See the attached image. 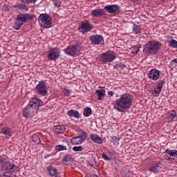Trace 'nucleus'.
I'll return each instance as SVG.
<instances>
[{
    "label": "nucleus",
    "instance_id": "25",
    "mask_svg": "<svg viewBox=\"0 0 177 177\" xmlns=\"http://www.w3.org/2000/svg\"><path fill=\"white\" fill-rule=\"evenodd\" d=\"M140 48H142V44H138L132 47L131 53H133V56H136V55H138Z\"/></svg>",
    "mask_w": 177,
    "mask_h": 177
},
{
    "label": "nucleus",
    "instance_id": "10",
    "mask_svg": "<svg viewBox=\"0 0 177 177\" xmlns=\"http://www.w3.org/2000/svg\"><path fill=\"white\" fill-rule=\"evenodd\" d=\"M64 52L68 56H78L80 55V46L78 44L70 46L65 49Z\"/></svg>",
    "mask_w": 177,
    "mask_h": 177
},
{
    "label": "nucleus",
    "instance_id": "5",
    "mask_svg": "<svg viewBox=\"0 0 177 177\" xmlns=\"http://www.w3.org/2000/svg\"><path fill=\"white\" fill-rule=\"evenodd\" d=\"M0 167L2 171H6V172H15L18 168L15 164L8 160L6 156H0Z\"/></svg>",
    "mask_w": 177,
    "mask_h": 177
},
{
    "label": "nucleus",
    "instance_id": "24",
    "mask_svg": "<svg viewBox=\"0 0 177 177\" xmlns=\"http://www.w3.org/2000/svg\"><path fill=\"white\" fill-rule=\"evenodd\" d=\"M47 171L49 174V175H51L53 176H55V175H56V174H57V169H56L55 168H54L52 166H48L47 167Z\"/></svg>",
    "mask_w": 177,
    "mask_h": 177
},
{
    "label": "nucleus",
    "instance_id": "21",
    "mask_svg": "<svg viewBox=\"0 0 177 177\" xmlns=\"http://www.w3.org/2000/svg\"><path fill=\"white\" fill-rule=\"evenodd\" d=\"M68 117H73V118H80V112L78 111L71 109L67 112Z\"/></svg>",
    "mask_w": 177,
    "mask_h": 177
},
{
    "label": "nucleus",
    "instance_id": "52",
    "mask_svg": "<svg viewBox=\"0 0 177 177\" xmlns=\"http://www.w3.org/2000/svg\"><path fill=\"white\" fill-rule=\"evenodd\" d=\"M54 177H62V176L59 174H55V176Z\"/></svg>",
    "mask_w": 177,
    "mask_h": 177
},
{
    "label": "nucleus",
    "instance_id": "40",
    "mask_svg": "<svg viewBox=\"0 0 177 177\" xmlns=\"http://www.w3.org/2000/svg\"><path fill=\"white\" fill-rule=\"evenodd\" d=\"M22 3H34L37 0H21Z\"/></svg>",
    "mask_w": 177,
    "mask_h": 177
},
{
    "label": "nucleus",
    "instance_id": "42",
    "mask_svg": "<svg viewBox=\"0 0 177 177\" xmlns=\"http://www.w3.org/2000/svg\"><path fill=\"white\" fill-rule=\"evenodd\" d=\"M166 160H167V161H169L170 160H173V161H175V160H176V158H174V156H171V155H166Z\"/></svg>",
    "mask_w": 177,
    "mask_h": 177
},
{
    "label": "nucleus",
    "instance_id": "47",
    "mask_svg": "<svg viewBox=\"0 0 177 177\" xmlns=\"http://www.w3.org/2000/svg\"><path fill=\"white\" fill-rule=\"evenodd\" d=\"M172 63H176L177 64V58L172 59L170 62V64H172Z\"/></svg>",
    "mask_w": 177,
    "mask_h": 177
},
{
    "label": "nucleus",
    "instance_id": "31",
    "mask_svg": "<svg viewBox=\"0 0 177 177\" xmlns=\"http://www.w3.org/2000/svg\"><path fill=\"white\" fill-rule=\"evenodd\" d=\"M141 28H140V26L136 25V24H134L133 26V31L134 33L136 34H140V31H141Z\"/></svg>",
    "mask_w": 177,
    "mask_h": 177
},
{
    "label": "nucleus",
    "instance_id": "38",
    "mask_svg": "<svg viewBox=\"0 0 177 177\" xmlns=\"http://www.w3.org/2000/svg\"><path fill=\"white\" fill-rule=\"evenodd\" d=\"M63 92L65 96H70V89L65 87L63 89Z\"/></svg>",
    "mask_w": 177,
    "mask_h": 177
},
{
    "label": "nucleus",
    "instance_id": "7",
    "mask_svg": "<svg viewBox=\"0 0 177 177\" xmlns=\"http://www.w3.org/2000/svg\"><path fill=\"white\" fill-rule=\"evenodd\" d=\"M39 24L44 28L52 27V18L48 14H41L38 17Z\"/></svg>",
    "mask_w": 177,
    "mask_h": 177
},
{
    "label": "nucleus",
    "instance_id": "46",
    "mask_svg": "<svg viewBox=\"0 0 177 177\" xmlns=\"http://www.w3.org/2000/svg\"><path fill=\"white\" fill-rule=\"evenodd\" d=\"M108 95H109V97L114 96V91H109Z\"/></svg>",
    "mask_w": 177,
    "mask_h": 177
},
{
    "label": "nucleus",
    "instance_id": "12",
    "mask_svg": "<svg viewBox=\"0 0 177 177\" xmlns=\"http://www.w3.org/2000/svg\"><path fill=\"white\" fill-rule=\"evenodd\" d=\"M89 41L92 45H103L104 39L100 35H93L89 37Z\"/></svg>",
    "mask_w": 177,
    "mask_h": 177
},
{
    "label": "nucleus",
    "instance_id": "26",
    "mask_svg": "<svg viewBox=\"0 0 177 177\" xmlns=\"http://www.w3.org/2000/svg\"><path fill=\"white\" fill-rule=\"evenodd\" d=\"M83 115L84 117H90L92 115V109L89 107H86L84 109Z\"/></svg>",
    "mask_w": 177,
    "mask_h": 177
},
{
    "label": "nucleus",
    "instance_id": "53",
    "mask_svg": "<svg viewBox=\"0 0 177 177\" xmlns=\"http://www.w3.org/2000/svg\"><path fill=\"white\" fill-rule=\"evenodd\" d=\"M1 48H2V46L0 44V57L1 56Z\"/></svg>",
    "mask_w": 177,
    "mask_h": 177
},
{
    "label": "nucleus",
    "instance_id": "51",
    "mask_svg": "<svg viewBox=\"0 0 177 177\" xmlns=\"http://www.w3.org/2000/svg\"><path fill=\"white\" fill-rule=\"evenodd\" d=\"M130 1H131V2H139V1L140 0H130Z\"/></svg>",
    "mask_w": 177,
    "mask_h": 177
},
{
    "label": "nucleus",
    "instance_id": "34",
    "mask_svg": "<svg viewBox=\"0 0 177 177\" xmlns=\"http://www.w3.org/2000/svg\"><path fill=\"white\" fill-rule=\"evenodd\" d=\"M73 151H82L84 147L82 146H75L72 148Z\"/></svg>",
    "mask_w": 177,
    "mask_h": 177
},
{
    "label": "nucleus",
    "instance_id": "44",
    "mask_svg": "<svg viewBox=\"0 0 177 177\" xmlns=\"http://www.w3.org/2000/svg\"><path fill=\"white\" fill-rule=\"evenodd\" d=\"M54 2V5L55 6H56L57 8H60V2L59 1V0H53Z\"/></svg>",
    "mask_w": 177,
    "mask_h": 177
},
{
    "label": "nucleus",
    "instance_id": "4",
    "mask_svg": "<svg viewBox=\"0 0 177 177\" xmlns=\"http://www.w3.org/2000/svg\"><path fill=\"white\" fill-rule=\"evenodd\" d=\"M34 19V16L31 14L28 13H21L17 16V18L15 19V21L12 26L13 28L15 30H20L21 28V26L26 21L28 20H32Z\"/></svg>",
    "mask_w": 177,
    "mask_h": 177
},
{
    "label": "nucleus",
    "instance_id": "29",
    "mask_svg": "<svg viewBox=\"0 0 177 177\" xmlns=\"http://www.w3.org/2000/svg\"><path fill=\"white\" fill-rule=\"evenodd\" d=\"M175 118H176V112L175 111H171L168 117L169 122H172Z\"/></svg>",
    "mask_w": 177,
    "mask_h": 177
},
{
    "label": "nucleus",
    "instance_id": "48",
    "mask_svg": "<svg viewBox=\"0 0 177 177\" xmlns=\"http://www.w3.org/2000/svg\"><path fill=\"white\" fill-rule=\"evenodd\" d=\"M113 68H115V70L118 69V64L113 65Z\"/></svg>",
    "mask_w": 177,
    "mask_h": 177
},
{
    "label": "nucleus",
    "instance_id": "41",
    "mask_svg": "<svg viewBox=\"0 0 177 177\" xmlns=\"http://www.w3.org/2000/svg\"><path fill=\"white\" fill-rule=\"evenodd\" d=\"M12 9L13 10H17V12H20V3L13 6Z\"/></svg>",
    "mask_w": 177,
    "mask_h": 177
},
{
    "label": "nucleus",
    "instance_id": "6",
    "mask_svg": "<svg viewBox=\"0 0 177 177\" xmlns=\"http://www.w3.org/2000/svg\"><path fill=\"white\" fill-rule=\"evenodd\" d=\"M117 59V54L113 50H108L100 55V62L102 64L111 63Z\"/></svg>",
    "mask_w": 177,
    "mask_h": 177
},
{
    "label": "nucleus",
    "instance_id": "14",
    "mask_svg": "<svg viewBox=\"0 0 177 177\" xmlns=\"http://www.w3.org/2000/svg\"><path fill=\"white\" fill-rule=\"evenodd\" d=\"M91 15L92 17H103V16H106V12L104 11V8H97L93 10Z\"/></svg>",
    "mask_w": 177,
    "mask_h": 177
},
{
    "label": "nucleus",
    "instance_id": "9",
    "mask_svg": "<svg viewBox=\"0 0 177 177\" xmlns=\"http://www.w3.org/2000/svg\"><path fill=\"white\" fill-rule=\"evenodd\" d=\"M35 91L40 96H46L48 95V90L46 89V84L44 80L39 82L36 86Z\"/></svg>",
    "mask_w": 177,
    "mask_h": 177
},
{
    "label": "nucleus",
    "instance_id": "13",
    "mask_svg": "<svg viewBox=\"0 0 177 177\" xmlns=\"http://www.w3.org/2000/svg\"><path fill=\"white\" fill-rule=\"evenodd\" d=\"M104 10L110 15H115L120 10V6L116 4L107 5L104 7Z\"/></svg>",
    "mask_w": 177,
    "mask_h": 177
},
{
    "label": "nucleus",
    "instance_id": "8",
    "mask_svg": "<svg viewBox=\"0 0 177 177\" xmlns=\"http://www.w3.org/2000/svg\"><path fill=\"white\" fill-rule=\"evenodd\" d=\"M93 29V25H92L91 21L88 20L82 21L78 26V31L82 32V34H86V32H89V31Z\"/></svg>",
    "mask_w": 177,
    "mask_h": 177
},
{
    "label": "nucleus",
    "instance_id": "17",
    "mask_svg": "<svg viewBox=\"0 0 177 177\" xmlns=\"http://www.w3.org/2000/svg\"><path fill=\"white\" fill-rule=\"evenodd\" d=\"M53 131L55 135H60L66 132V127L64 125L58 124L53 127Z\"/></svg>",
    "mask_w": 177,
    "mask_h": 177
},
{
    "label": "nucleus",
    "instance_id": "1",
    "mask_svg": "<svg viewBox=\"0 0 177 177\" xmlns=\"http://www.w3.org/2000/svg\"><path fill=\"white\" fill-rule=\"evenodd\" d=\"M133 102V97L130 93L122 94L118 99H116L113 105L114 110L119 113H125L127 110L131 109Z\"/></svg>",
    "mask_w": 177,
    "mask_h": 177
},
{
    "label": "nucleus",
    "instance_id": "18",
    "mask_svg": "<svg viewBox=\"0 0 177 177\" xmlns=\"http://www.w3.org/2000/svg\"><path fill=\"white\" fill-rule=\"evenodd\" d=\"M90 138L94 143H97V145H102V143H103V138L99 137L96 134H91Z\"/></svg>",
    "mask_w": 177,
    "mask_h": 177
},
{
    "label": "nucleus",
    "instance_id": "32",
    "mask_svg": "<svg viewBox=\"0 0 177 177\" xmlns=\"http://www.w3.org/2000/svg\"><path fill=\"white\" fill-rule=\"evenodd\" d=\"M32 142H35V143H41V139L39 138V137L35 134L32 135Z\"/></svg>",
    "mask_w": 177,
    "mask_h": 177
},
{
    "label": "nucleus",
    "instance_id": "22",
    "mask_svg": "<svg viewBox=\"0 0 177 177\" xmlns=\"http://www.w3.org/2000/svg\"><path fill=\"white\" fill-rule=\"evenodd\" d=\"M84 141H82V138L80 136L73 137L71 140V143L72 145H81Z\"/></svg>",
    "mask_w": 177,
    "mask_h": 177
},
{
    "label": "nucleus",
    "instance_id": "50",
    "mask_svg": "<svg viewBox=\"0 0 177 177\" xmlns=\"http://www.w3.org/2000/svg\"><path fill=\"white\" fill-rule=\"evenodd\" d=\"M115 142H120V138L115 137Z\"/></svg>",
    "mask_w": 177,
    "mask_h": 177
},
{
    "label": "nucleus",
    "instance_id": "45",
    "mask_svg": "<svg viewBox=\"0 0 177 177\" xmlns=\"http://www.w3.org/2000/svg\"><path fill=\"white\" fill-rule=\"evenodd\" d=\"M109 154L111 157H115V151H109Z\"/></svg>",
    "mask_w": 177,
    "mask_h": 177
},
{
    "label": "nucleus",
    "instance_id": "2",
    "mask_svg": "<svg viewBox=\"0 0 177 177\" xmlns=\"http://www.w3.org/2000/svg\"><path fill=\"white\" fill-rule=\"evenodd\" d=\"M44 106V102L39 98H33L23 110V116L28 118L35 113H37L39 107Z\"/></svg>",
    "mask_w": 177,
    "mask_h": 177
},
{
    "label": "nucleus",
    "instance_id": "43",
    "mask_svg": "<svg viewBox=\"0 0 177 177\" xmlns=\"http://www.w3.org/2000/svg\"><path fill=\"white\" fill-rule=\"evenodd\" d=\"M118 67L119 68H122V70H124V68H125L127 67V65H125L122 63H119V64H118Z\"/></svg>",
    "mask_w": 177,
    "mask_h": 177
},
{
    "label": "nucleus",
    "instance_id": "36",
    "mask_svg": "<svg viewBox=\"0 0 177 177\" xmlns=\"http://www.w3.org/2000/svg\"><path fill=\"white\" fill-rule=\"evenodd\" d=\"M162 86H164V82L162 80H160L156 86V88L161 91V89H162Z\"/></svg>",
    "mask_w": 177,
    "mask_h": 177
},
{
    "label": "nucleus",
    "instance_id": "16",
    "mask_svg": "<svg viewBox=\"0 0 177 177\" xmlns=\"http://www.w3.org/2000/svg\"><path fill=\"white\" fill-rule=\"evenodd\" d=\"M0 134L4 135V136H7V138H11L13 135V130L10 127H4L0 128Z\"/></svg>",
    "mask_w": 177,
    "mask_h": 177
},
{
    "label": "nucleus",
    "instance_id": "49",
    "mask_svg": "<svg viewBox=\"0 0 177 177\" xmlns=\"http://www.w3.org/2000/svg\"><path fill=\"white\" fill-rule=\"evenodd\" d=\"M155 165H161V161L156 162Z\"/></svg>",
    "mask_w": 177,
    "mask_h": 177
},
{
    "label": "nucleus",
    "instance_id": "28",
    "mask_svg": "<svg viewBox=\"0 0 177 177\" xmlns=\"http://www.w3.org/2000/svg\"><path fill=\"white\" fill-rule=\"evenodd\" d=\"M55 151H63L64 150H67V147L66 145H58L55 146Z\"/></svg>",
    "mask_w": 177,
    "mask_h": 177
},
{
    "label": "nucleus",
    "instance_id": "37",
    "mask_svg": "<svg viewBox=\"0 0 177 177\" xmlns=\"http://www.w3.org/2000/svg\"><path fill=\"white\" fill-rule=\"evenodd\" d=\"M101 157H102V158H103V160H105V161H111V158L109 157V156L106 155L105 153H102Z\"/></svg>",
    "mask_w": 177,
    "mask_h": 177
},
{
    "label": "nucleus",
    "instance_id": "19",
    "mask_svg": "<svg viewBox=\"0 0 177 177\" xmlns=\"http://www.w3.org/2000/svg\"><path fill=\"white\" fill-rule=\"evenodd\" d=\"M95 93L97 96L98 100H103L106 96V90L105 89H98L96 90Z\"/></svg>",
    "mask_w": 177,
    "mask_h": 177
},
{
    "label": "nucleus",
    "instance_id": "27",
    "mask_svg": "<svg viewBox=\"0 0 177 177\" xmlns=\"http://www.w3.org/2000/svg\"><path fill=\"white\" fill-rule=\"evenodd\" d=\"M70 161H73V156L70 154L65 155L62 158V162H70Z\"/></svg>",
    "mask_w": 177,
    "mask_h": 177
},
{
    "label": "nucleus",
    "instance_id": "30",
    "mask_svg": "<svg viewBox=\"0 0 177 177\" xmlns=\"http://www.w3.org/2000/svg\"><path fill=\"white\" fill-rule=\"evenodd\" d=\"M169 46H171V48L174 49H177V41L174 39L169 41Z\"/></svg>",
    "mask_w": 177,
    "mask_h": 177
},
{
    "label": "nucleus",
    "instance_id": "39",
    "mask_svg": "<svg viewBox=\"0 0 177 177\" xmlns=\"http://www.w3.org/2000/svg\"><path fill=\"white\" fill-rule=\"evenodd\" d=\"M79 136L82 139V142H84V140L86 139V132L82 131Z\"/></svg>",
    "mask_w": 177,
    "mask_h": 177
},
{
    "label": "nucleus",
    "instance_id": "23",
    "mask_svg": "<svg viewBox=\"0 0 177 177\" xmlns=\"http://www.w3.org/2000/svg\"><path fill=\"white\" fill-rule=\"evenodd\" d=\"M165 153L168 154V156H171L177 160V150L167 149L165 150Z\"/></svg>",
    "mask_w": 177,
    "mask_h": 177
},
{
    "label": "nucleus",
    "instance_id": "11",
    "mask_svg": "<svg viewBox=\"0 0 177 177\" xmlns=\"http://www.w3.org/2000/svg\"><path fill=\"white\" fill-rule=\"evenodd\" d=\"M60 57V49L57 48H53L48 50V59L57 60Z\"/></svg>",
    "mask_w": 177,
    "mask_h": 177
},
{
    "label": "nucleus",
    "instance_id": "35",
    "mask_svg": "<svg viewBox=\"0 0 177 177\" xmlns=\"http://www.w3.org/2000/svg\"><path fill=\"white\" fill-rule=\"evenodd\" d=\"M160 93H161V91L158 90V88H155L153 91H152V95L153 96H160Z\"/></svg>",
    "mask_w": 177,
    "mask_h": 177
},
{
    "label": "nucleus",
    "instance_id": "33",
    "mask_svg": "<svg viewBox=\"0 0 177 177\" xmlns=\"http://www.w3.org/2000/svg\"><path fill=\"white\" fill-rule=\"evenodd\" d=\"M28 7L24 4L19 3V11L21 12H28Z\"/></svg>",
    "mask_w": 177,
    "mask_h": 177
},
{
    "label": "nucleus",
    "instance_id": "20",
    "mask_svg": "<svg viewBox=\"0 0 177 177\" xmlns=\"http://www.w3.org/2000/svg\"><path fill=\"white\" fill-rule=\"evenodd\" d=\"M162 168V167L158 165H153L149 167L148 171H149V172H153V174H158V172L161 171Z\"/></svg>",
    "mask_w": 177,
    "mask_h": 177
},
{
    "label": "nucleus",
    "instance_id": "15",
    "mask_svg": "<svg viewBox=\"0 0 177 177\" xmlns=\"http://www.w3.org/2000/svg\"><path fill=\"white\" fill-rule=\"evenodd\" d=\"M148 78L152 80V81H157L160 78V71L151 69L148 74Z\"/></svg>",
    "mask_w": 177,
    "mask_h": 177
},
{
    "label": "nucleus",
    "instance_id": "3",
    "mask_svg": "<svg viewBox=\"0 0 177 177\" xmlns=\"http://www.w3.org/2000/svg\"><path fill=\"white\" fill-rule=\"evenodd\" d=\"M161 43L158 41L151 40L144 46L143 52L145 55H156L161 50Z\"/></svg>",
    "mask_w": 177,
    "mask_h": 177
}]
</instances>
